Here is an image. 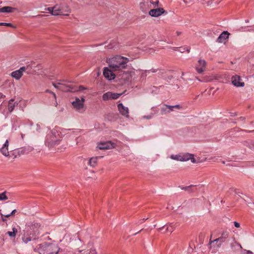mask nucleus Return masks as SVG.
Wrapping results in <instances>:
<instances>
[{"mask_svg":"<svg viewBox=\"0 0 254 254\" xmlns=\"http://www.w3.org/2000/svg\"><path fill=\"white\" fill-rule=\"evenodd\" d=\"M47 10L50 11L53 15H62L67 16L70 12L69 7L66 3L56 4L53 7H48Z\"/></svg>","mask_w":254,"mask_h":254,"instance_id":"obj_3","label":"nucleus"},{"mask_svg":"<svg viewBox=\"0 0 254 254\" xmlns=\"http://www.w3.org/2000/svg\"><path fill=\"white\" fill-rule=\"evenodd\" d=\"M16 212V209H13L11 212L10 213H9L8 215H2V213H0L1 215V217H3V216H4L5 217H9V216H10L11 215H12L13 214H14L15 213V212ZM2 220L3 221H4L5 220L2 218Z\"/></svg>","mask_w":254,"mask_h":254,"instance_id":"obj_31","label":"nucleus"},{"mask_svg":"<svg viewBox=\"0 0 254 254\" xmlns=\"http://www.w3.org/2000/svg\"><path fill=\"white\" fill-rule=\"evenodd\" d=\"M58 127H55L50 131L47 134L45 144L49 147H52L55 145L59 144L61 140L62 136L59 133Z\"/></svg>","mask_w":254,"mask_h":254,"instance_id":"obj_2","label":"nucleus"},{"mask_svg":"<svg viewBox=\"0 0 254 254\" xmlns=\"http://www.w3.org/2000/svg\"><path fill=\"white\" fill-rule=\"evenodd\" d=\"M17 233V229L16 228L13 227L12 228V232L8 231L7 232V234L8 235V236L9 237H10L11 238H15Z\"/></svg>","mask_w":254,"mask_h":254,"instance_id":"obj_25","label":"nucleus"},{"mask_svg":"<svg viewBox=\"0 0 254 254\" xmlns=\"http://www.w3.org/2000/svg\"><path fill=\"white\" fill-rule=\"evenodd\" d=\"M244 254H253V253L250 251L245 250L244 252Z\"/></svg>","mask_w":254,"mask_h":254,"instance_id":"obj_39","label":"nucleus"},{"mask_svg":"<svg viewBox=\"0 0 254 254\" xmlns=\"http://www.w3.org/2000/svg\"><path fill=\"white\" fill-rule=\"evenodd\" d=\"M187 51H188V52H190V49H188V50H187Z\"/></svg>","mask_w":254,"mask_h":254,"instance_id":"obj_51","label":"nucleus"},{"mask_svg":"<svg viewBox=\"0 0 254 254\" xmlns=\"http://www.w3.org/2000/svg\"><path fill=\"white\" fill-rule=\"evenodd\" d=\"M17 102H14V99H11L8 101V110L9 112H11L13 111L15 106L18 105Z\"/></svg>","mask_w":254,"mask_h":254,"instance_id":"obj_20","label":"nucleus"},{"mask_svg":"<svg viewBox=\"0 0 254 254\" xmlns=\"http://www.w3.org/2000/svg\"><path fill=\"white\" fill-rule=\"evenodd\" d=\"M229 33L227 31L223 32L217 39L218 43H223L225 40L228 38Z\"/></svg>","mask_w":254,"mask_h":254,"instance_id":"obj_19","label":"nucleus"},{"mask_svg":"<svg viewBox=\"0 0 254 254\" xmlns=\"http://www.w3.org/2000/svg\"><path fill=\"white\" fill-rule=\"evenodd\" d=\"M85 99L84 97H82L81 99L76 98L75 101L72 102V105L76 110H80L83 108Z\"/></svg>","mask_w":254,"mask_h":254,"instance_id":"obj_9","label":"nucleus"},{"mask_svg":"<svg viewBox=\"0 0 254 254\" xmlns=\"http://www.w3.org/2000/svg\"><path fill=\"white\" fill-rule=\"evenodd\" d=\"M97 147L99 149L106 150L114 148L116 147V145L111 141H107L99 143Z\"/></svg>","mask_w":254,"mask_h":254,"instance_id":"obj_7","label":"nucleus"},{"mask_svg":"<svg viewBox=\"0 0 254 254\" xmlns=\"http://www.w3.org/2000/svg\"><path fill=\"white\" fill-rule=\"evenodd\" d=\"M183 1H184V2H185V3H187V4L189 3V2L187 0H184Z\"/></svg>","mask_w":254,"mask_h":254,"instance_id":"obj_47","label":"nucleus"},{"mask_svg":"<svg viewBox=\"0 0 254 254\" xmlns=\"http://www.w3.org/2000/svg\"><path fill=\"white\" fill-rule=\"evenodd\" d=\"M171 224H170V227H167L166 228V231H170L171 232H172L173 231V228H172V227L171 226Z\"/></svg>","mask_w":254,"mask_h":254,"instance_id":"obj_36","label":"nucleus"},{"mask_svg":"<svg viewBox=\"0 0 254 254\" xmlns=\"http://www.w3.org/2000/svg\"><path fill=\"white\" fill-rule=\"evenodd\" d=\"M228 236L229 233L227 232H224L222 233L221 237L213 241H210V244L211 245L212 243L215 242L216 243H218V247H219L221 244L225 242V240L228 237Z\"/></svg>","mask_w":254,"mask_h":254,"instance_id":"obj_12","label":"nucleus"},{"mask_svg":"<svg viewBox=\"0 0 254 254\" xmlns=\"http://www.w3.org/2000/svg\"><path fill=\"white\" fill-rule=\"evenodd\" d=\"M206 62L205 60H199L195 66V69L198 73H201L206 69Z\"/></svg>","mask_w":254,"mask_h":254,"instance_id":"obj_13","label":"nucleus"},{"mask_svg":"<svg viewBox=\"0 0 254 254\" xmlns=\"http://www.w3.org/2000/svg\"><path fill=\"white\" fill-rule=\"evenodd\" d=\"M136 74H139V71L133 70L130 71V74L131 78H135V75Z\"/></svg>","mask_w":254,"mask_h":254,"instance_id":"obj_33","label":"nucleus"},{"mask_svg":"<svg viewBox=\"0 0 254 254\" xmlns=\"http://www.w3.org/2000/svg\"><path fill=\"white\" fill-rule=\"evenodd\" d=\"M5 96L1 93H0V98H4Z\"/></svg>","mask_w":254,"mask_h":254,"instance_id":"obj_45","label":"nucleus"},{"mask_svg":"<svg viewBox=\"0 0 254 254\" xmlns=\"http://www.w3.org/2000/svg\"><path fill=\"white\" fill-rule=\"evenodd\" d=\"M114 70H113L112 69H111L109 67H105L104 68L103 70V75L104 77L108 79V80H112L114 79L116 75L113 73Z\"/></svg>","mask_w":254,"mask_h":254,"instance_id":"obj_10","label":"nucleus"},{"mask_svg":"<svg viewBox=\"0 0 254 254\" xmlns=\"http://www.w3.org/2000/svg\"><path fill=\"white\" fill-rule=\"evenodd\" d=\"M190 187H186L183 188L182 189H184L186 190H188Z\"/></svg>","mask_w":254,"mask_h":254,"instance_id":"obj_46","label":"nucleus"},{"mask_svg":"<svg viewBox=\"0 0 254 254\" xmlns=\"http://www.w3.org/2000/svg\"><path fill=\"white\" fill-rule=\"evenodd\" d=\"M60 252V249L54 244H45L41 245L40 248L41 254H58Z\"/></svg>","mask_w":254,"mask_h":254,"instance_id":"obj_4","label":"nucleus"},{"mask_svg":"<svg viewBox=\"0 0 254 254\" xmlns=\"http://www.w3.org/2000/svg\"><path fill=\"white\" fill-rule=\"evenodd\" d=\"M181 157H182V161L183 162L187 161L190 160L193 163H196V160L194 158V155L192 154L186 153L181 154Z\"/></svg>","mask_w":254,"mask_h":254,"instance_id":"obj_17","label":"nucleus"},{"mask_svg":"<svg viewBox=\"0 0 254 254\" xmlns=\"http://www.w3.org/2000/svg\"><path fill=\"white\" fill-rule=\"evenodd\" d=\"M163 227H164V226H163V227H161V228H160L159 229V230H161L162 229V228H163Z\"/></svg>","mask_w":254,"mask_h":254,"instance_id":"obj_49","label":"nucleus"},{"mask_svg":"<svg viewBox=\"0 0 254 254\" xmlns=\"http://www.w3.org/2000/svg\"><path fill=\"white\" fill-rule=\"evenodd\" d=\"M53 85L56 88L59 89L61 90H63L64 91H68L71 90L69 89H66L67 86H65L64 85H63V84H61V83H53Z\"/></svg>","mask_w":254,"mask_h":254,"instance_id":"obj_21","label":"nucleus"},{"mask_svg":"<svg viewBox=\"0 0 254 254\" xmlns=\"http://www.w3.org/2000/svg\"><path fill=\"white\" fill-rule=\"evenodd\" d=\"M0 12H2V8H0Z\"/></svg>","mask_w":254,"mask_h":254,"instance_id":"obj_48","label":"nucleus"},{"mask_svg":"<svg viewBox=\"0 0 254 254\" xmlns=\"http://www.w3.org/2000/svg\"><path fill=\"white\" fill-rule=\"evenodd\" d=\"M33 148L32 147H28L27 148L24 147L21 148L20 150L18 151V153L19 154H28L29 152L32 151Z\"/></svg>","mask_w":254,"mask_h":254,"instance_id":"obj_22","label":"nucleus"},{"mask_svg":"<svg viewBox=\"0 0 254 254\" xmlns=\"http://www.w3.org/2000/svg\"><path fill=\"white\" fill-rule=\"evenodd\" d=\"M8 199V197L5 194V192L0 193V200H5Z\"/></svg>","mask_w":254,"mask_h":254,"instance_id":"obj_32","label":"nucleus"},{"mask_svg":"<svg viewBox=\"0 0 254 254\" xmlns=\"http://www.w3.org/2000/svg\"><path fill=\"white\" fill-rule=\"evenodd\" d=\"M165 10L162 8H157L155 9H151L149 11V14L150 15L153 17H158L160 16L162 14L165 12Z\"/></svg>","mask_w":254,"mask_h":254,"instance_id":"obj_16","label":"nucleus"},{"mask_svg":"<svg viewBox=\"0 0 254 254\" xmlns=\"http://www.w3.org/2000/svg\"><path fill=\"white\" fill-rule=\"evenodd\" d=\"M13 8L10 6H4L2 7V12L9 13L12 12Z\"/></svg>","mask_w":254,"mask_h":254,"instance_id":"obj_28","label":"nucleus"},{"mask_svg":"<svg viewBox=\"0 0 254 254\" xmlns=\"http://www.w3.org/2000/svg\"><path fill=\"white\" fill-rule=\"evenodd\" d=\"M97 160L98 158L96 157L91 158L89 160L88 165L92 167H95L97 165Z\"/></svg>","mask_w":254,"mask_h":254,"instance_id":"obj_24","label":"nucleus"},{"mask_svg":"<svg viewBox=\"0 0 254 254\" xmlns=\"http://www.w3.org/2000/svg\"><path fill=\"white\" fill-rule=\"evenodd\" d=\"M162 114H165L170 113V110L168 109V105L164 104L161 108Z\"/></svg>","mask_w":254,"mask_h":254,"instance_id":"obj_26","label":"nucleus"},{"mask_svg":"<svg viewBox=\"0 0 254 254\" xmlns=\"http://www.w3.org/2000/svg\"><path fill=\"white\" fill-rule=\"evenodd\" d=\"M138 233H139V232H137V233H135L134 234V235H136V234H138Z\"/></svg>","mask_w":254,"mask_h":254,"instance_id":"obj_52","label":"nucleus"},{"mask_svg":"<svg viewBox=\"0 0 254 254\" xmlns=\"http://www.w3.org/2000/svg\"><path fill=\"white\" fill-rule=\"evenodd\" d=\"M25 67L23 66L20 67L18 70L13 71L11 73L12 77L17 80L19 79L22 76L23 71H25Z\"/></svg>","mask_w":254,"mask_h":254,"instance_id":"obj_18","label":"nucleus"},{"mask_svg":"<svg viewBox=\"0 0 254 254\" xmlns=\"http://www.w3.org/2000/svg\"><path fill=\"white\" fill-rule=\"evenodd\" d=\"M118 109L120 113L123 116L128 118L129 117V110L127 107H125L122 103L118 104Z\"/></svg>","mask_w":254,"mask_h":254,"instance_id":"obj_14","label":"nucleus"},{"mask_svg":"<svg viewBox=\"0 0 254 254\" xmlns=\"http://www.w3.org/2000/svg\"><path fill=\"white\" fill-rule=\"evenodd\" d=\"M40 225L37 223L29 222L26 225V230L29 235L36 236L39 234L38 229Z\"/></svg>","mask_w":254,"mask_h":254,"instance_id":"obj_5","label":"nucleus"},{"mask_svg":"<svg viewBox=\"0 0 254 254\" xmlns=\"http://www.w3.org/2000/svg\"><path fill=\"white\" fill-rule=\"evenodd\" d=\"M196 79H197L198 80H199L197 77H196Z\"/></svg>","mask_w":254,"mask_h":254,"instance_id":"obj_55","label":"nucleus"},{"mask_svg":"<svg viewBox=\"0 0 254 254\" xmlns=\"http://www.w3.org/2000/svg\"><path fill=\"white\" fill-rule=\"evenodd\" d=\"M182 107H181V106L180 105H176L175 106H170V105H168V109L170 110V113L171 111H174V109H177L179 110Z\"/></svg>","mask_w":254,"mask_h":254,"instance_id":"obj_29","label":"nucleus"},{"mask_svg":"<svg viewBox=\"0 0 254 254\" xmlns=\"http://www.w3.org/2000/svg\"><path fill=\"white\" fill-rule=\"evenodd\" d=\"M128 62V58L119 55L107 60L109 67L114 71H119L125 68Z\"/></svg>","mask_w":254,"mask_h":254,"instance_id":"obj_1","label":"nucleus"},{"mask_svg":"<svg viewBox=\"0 0 254 254\" xmlns=\"http://www.w3.org/2000/svg\"><path fill=\"white\" fill-rule=\"evenodd\" d=\"M154 3L150 0H142V1L140 3V8L142 11L145 12L151 8L152 5Z\"/></svg>","mask_w":254,"mask_h":254,"instance_id":"obj_6","label":"nucleus"},{"mask_svg":"<svg viewBox=\"0 0 254 254\" xmlns=\"http://www.w3.org/2000/svg\"><path fill=\"white\" fill-rule=\"evenodd\" d=\"M170 158L173 160L182 161L181 154L171 155Z\"/></svg>","mask_w":254,"mask_h":254,"instance_id":"obj_27","label":"nucleus"},{"mask_svg":"<svg viewBox=\"0 0 254 254\" xmlns=\"http://www.w3.org/2000/svg\"><path fill=\"white\" fill-rule=\"evenodd\" d=\"M156 72V70L155 69H151V70H144V71H139V74L140 75V76L141 78H145L147 75V73H149V72Z\"/></svg>","mask_w":254,"mask_h":254,"instance_id":"obj_23","label":"nucleus"},{"mask_svg":"<svg viewBox=\"0 0 254 254\" xmlns=\"http://www.w3.org/2000/svg\"><path fill=\"white\" fill-rule=\"evenodd\" d=\"M89 254H97L96 251L94 249H91L90 250V251L89 252Z\"/></svg>","mask_w":254,"mask_h":254,"instance_id":"obj_40","label":"nucleus"},{"mask_svg":"<svg viewBox=\"0 0 254 254\" xmlns=\"http://www.w3.org/2000/svg\"><path fill=\"white\" fill-rule=\"evenodd\" d=\"M234 225H235V226L236 227H237V228H239V227H240V224H239V223H238L237 222L235 221V222H234Z\"/></svg>","mask_w":254,"mask_h":254,"instance_id":"obj_42","label":"nucleus"},{"mask_svg":"<svg viewBox=\"0 0 254 254\" xmlns=\"http://www.w3.org/2000/svg\"><path fill=\"white\" fill-rule=\"evenodd\" d=\"M211 80V79H207V80H206V81H210Z\"/></svg>","mask_w":254,"mask_h":254,"instance_id":"obj_50","label":"nucleus"},{"mask_svg":"<svg viewBox=\"0 0 254 254\" xmlns=\"http://www.w3.org/2000/svg\"><path fill=\"white\" fill-rule=\"evenodd\" d=\"M8 146L9 141L8 139H6L2 146L0 148V153L5 157L10 156L9 152L8 151Z\"/></svg>","mask_w":254,"mask_h":254,"instance_id":"obj_15","label":"nucleus"},{"mask_svg":"<svg viewBox=\"0 0 254 254\" xmlns=\"http://www.w3.org/2000/svg\"><path fill=\"white\" fill-rule=\"evenodd\" d=\"M0 26H5L11 27H13L14 28H16V27L15 26H14L11 23L0 22Z\"/></svg>","mask_w":254,"mask_h":254,"instance_id":"obj_30","label":"nucleus"},{"mask_svg":"<svg viewBox=\"0 0 254 254\" xmlns=\"http://www.w3.org/2000/svg\"><path fill=\"white\" fill-rule=\"evenodd\" d=\"M121 95H122V94L108 92L104 93L103 95L102 99L104 101H106V100H110V99H117Z\"/></svg>","mask_w":254,"mask_h":254,"instance_id":"obj_11","label":"nucleus"},{"mask_svg":"<svg viewBox=\"0 0 254 254\" xmlns=\"http://www.w3.org/2000/svg\"><path fill=\"white\" fill-rule=\"evenodd\" d=\"M22 239L24 243L27 244L28 242L31 241V237L30 236L27 237H24Z\"/></svg>","mask_w":254,"mask_h":254,"instance_id":"obj_34","label":"nucleus"},{"mask_svg":"<svg viewBox=\"0 0 254 254\" xmlns=\"http://www.w3.org/2000/svg\"><path fill=\"white\" fill-rule=\"evenodd\" d=\"M46 92H48V93H51V94H53V96H54V98H55V100H56V94H55V93H54V92H53L51 91L50 90H48V89L46 90Z\"/></svg>","mask_w":254,"mask_h":254,"instance_id":"obj_37","label":"nucleus"},{"mask_svg":"<svg viewBox=\"0 0 254 254\" xmlns=\"http://www.w3.org/2000/svg\"><path fill=\"white\" fill-rule=\"evenodd\" d=\"M66 89H70L71 90L70 91H78V90H75L73 87H71V86H66Z\"/></svg>","mask_w":254,"mask_h":254,"instance_id":"obj_38","label":"nucleus"},{"mask_svg":"<svg viewBox=\"0 0 254 254\" xmlns=\"http://www.w3.org/2000/svg\"><path fill=\"white\" fill-rule=\"evenodd\" d=\"M152 2L154 3V4L153 5H155V6H156V5L157 6L159 3V0H157L155 2Z\"/></svg>","mask_w":254,"mask_h":254,"instance_id":"obj_43","label":"nucleus"},{"mask_svg":"<svg viewBox=\"0 0 254 254\" xmlns=\"http://www.w3.org/2000/svg\"><path fill=\"white\" fill-rule=\"evenodd\" d=\"M9 213L4 214V215H8Z\"/></svg>","mask_w":254,"mask_h":254,"instance_id":"obj_54","label":"nucleus"},{"mask_svg":"<svg viewBox=\"0 0 254 254\" xmlns=\"http://www.w3.org/2000/svg\"><path fill=\"white\" fill-rule=\"evenodd\" d=\"M84 89H85V88L84 87L82 86H80L79 87V90H80V91L82 90H83Z\"/></svg>","mask_w":254,"mask_h":254,"instance_id":"obj_44","label":"nucleus"},{"mask_svg":"<svg viewBox=\"0 0 254 254\" xmlns=\"http://www.w3.org/2000/svg\"><path fill=\"white\" fill-rule=\"evenodd\" d=\"M248 144L249 148L251 149L254 150V141H251L250 142H247Z\"/></svg>","mask_w":254,"mask_h":254,"instance_id":"obj_35","label":"nucleus"},{"mask_svg":"<svg viewBox=\"0 0 254 254\" xmlns=\"http://www.w3.org/2000/svg\"><path fill=\"white\" fill-rule=\"evenodd\" d=\"M152 115H148V116H145L143 118L144 119H150L152 118Z\"/></svg>","mask_w":254,"mask_h":254,"instance_id":"obj_41","label":"nucleus"},{"mask_svg":"<svg viewBox=\"0 0 254 254\" xmlns=\"http://www.w3.org/2000/svg\"><path fill=\"white\" fill-rule=\"evenodd\" d=\"M231 82L232 84L236 87H244L245 85L241 77L238 75H235L231 77Z\"/></svg>","mask_w":254,"mask_h":254,"instance_id":"obj_8","label":"nucleus"},{"mask_svg":"<svg viewBox=\"0 0 254 254\" xmlns=\"http://www.w3.org/2000/svg\"><path fill=\"white\" fill-rule=\"evenodd\" d=\"M146 219H147V218H146L145 219L143 218V220H146Z\"/></svg>","mask_w":254,"mask_h":254,"instance_id":"obj_53","label":"nucleus"}]
</instances>
